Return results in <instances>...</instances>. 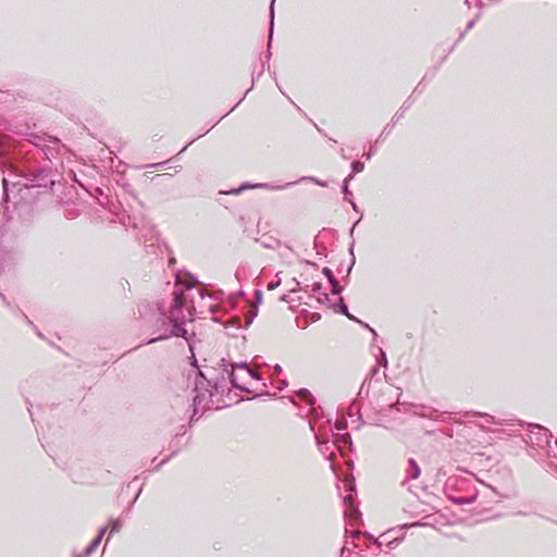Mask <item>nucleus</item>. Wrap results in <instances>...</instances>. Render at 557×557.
I'll list each match as a JSON object with an SVG mask.
<instances>
[{"label":"nucleus","instance_id":"1","mask_svg":"<svg viewBox=\"0 0 557 557\" xmlns=\"http://www.w3.org/2000/svg\"><path fill=\"white\" fill-rule=\"evenodd\" d=\"M195 368L197 375L194 387L191 421H197L207 410H216L228 406L223 398L224 393L228 391L225 376L218 377L216 370L213 368L206 371L200 370L197 366Z\"/></svg>","mask_w":557,"mask_h":557},{"label":"nucleus","instance_id":"2","mask_svg":"<svg viewBox=\"0 0 557 557\" xmlns=\"http://www.w3.org/2000/svg\"><path fill=\"white\" fill-rule=\"evenodd\" d=\"M186 299L183 292H174L169 307L158 304L159 317L156 321V332L159 335L148 341L152 344L170 337H183L187 339L185 324L193 320L191 312L186 308Z\"/></svg>","mask_w":557,"mask_h":557},{"label":"nucleus","instance_id":"3","mask_svg":"<svg viewBox=\"0 0 557 557\" xmlns=\"http://www.w3.org/2000/svg\"><path fill=\"white\" fill-rule=\"evenodd\" d=\"M527 436L525 442L534 449H543V447L549 444L552 438L550 432L539 424H530L529 434Z\"/></svg>","mask_w":557,"mask_h":557},{"label":"nucleus","instance_id":"4","mask_svg":"<svg viewBox=\"0 0 557 557\" xmlns=\"http://www.w3.org/2000/svg\"><path fill=\"white\" fill-rule=\"evenodd\" d=\"M29 175L32 176V178L27 177L26 178L27 182L23 184L26 188H30V187L51 188L55 183V180L53 178L52 171L47 168L36 169Z\"/></svg>","mask_w":557,"mask_h":557},{"label":"nucleus","instance_id":"5","mask_svg":"<svg viewBox=\"0 0 557 557\" xmlns=\"http://www.w3.org/2000/svg\"><path fill=\"white\" fill-rule=\"evenodd\" d=\"M222 362H223L222 372L220 374H216V376L222 377L224 375L225 380L230 381V383L235 388H238L244 392H249V389L244 384H242L246 381V379H248V376H246L243 372H240L238 370H233V366L235 363H225L224 359L222 360Z\"/></svg>","mask_w":557,"mask_h":557},{"label":"nucleus","instance_id":"6","mask_svg":"<svg viewBox=\"0 0 557 557\" xmlns=\"http://www.w3.org/2000/svg\"><path fill=\"white\" fill-rule=\"evenodd\" d=\"M343 485L345 488V495H343V502L346 505L345 515L349 519H358L360 512L358 511L355 505V484L351 479H346L343 481Z\"/></svg>","mask_w":557,"mask_h":557},{"label":"nucleus","instance_id":"7","mask_svg":"<svg viewBox=\"0 0 557 557\" xmlns=\"http://www.w3.org/2000/svg\"><path fill=\"white\" fill-rule=\"evenodd\" d=\"M48 143L49 144L46 145V147H44L41 151L46 159L51 160L52 158H55V156L59 153L61 149V143L55 137H50Z\"/></svg>","mask_w":557,"mask_h":557},{"label":"nucleus","instance_id":"8","mask_svg":"<svg viewBox=\"0 0 557 557\" xmlns=\"http://www.w3.org/2000/svg\"><path fill=\"white\" fill-rule=\"evenodd\" d=\"M234 275L239 283L247 281L252 275L251 265L246 261L240 262Z\"/></svg>","mask_w":557,"mask_h":557},{"label":"nucleus","instance_id":"9","mask_svg":"<svg viewBox=\"0 0 557 557\" xmlns=\"http://www.w3.org/2000/svg\"><path fill=\"white\" fill-rule=\"evenodd\" d=\"M233 370H238L243 372L246 376L255 380L261 379L260 374L256 370H252L246 362H239L234 364Z\"/></svg>","mask_w":557,"mask_h":557},{"label":"nucleus","instance_id":"10","mask_svg":"<svg viewBox=\"0 0 557 557\" xmlns=\"http://www.w3.org/2000/svg\"><path fill=\"white\" fill-rule=\"evenodd\" d=\"M420 467L413 458H409L408 467L406 469V479L416 480L420 476Z\"/></svg>","mask_w":557,"mask_h":557},{"label":"nucleus","instance_id":"11","mask_svg":"<svg viewBox=\"0 0 557 557\" xmlns=\"http://www.w3.org/2000/svg\"><path fill=\"white\" fill-rule=\"evenodd\" d=\"M248 188H267V189H280L281 187H275V186H272L270 184H265V183H258V184H243L239 188L237 189H233L231 190L228 194H234V195H238L240 191L245 190V189H248Z\"/></svg>","mask_w":557,"mask_h":557},{"label":"nucleus","instance_id":"12","mask_svg":"<svg viewBox=\"0 0 557 557\" xmlns=\"http://www.w3.org/2000/svg\"><path fill=\"white\" fill-rule=\"evenodd\" d=\"M106 531H107V528H102V529L100 530V532H99L98 536H97V537H95V539L92 540V542H91V543L86 547V549H85V556H89V555H91V554L95 552V549L99 546V544H100V542H101V540H102V536H103V534L106 533Z\"/></svg>","mask_w":557,"mask_h":557},{"label":"nucleus","instance_id":"13","mask_svg":"<svg viewBox=\"0 0 557 557\" xmlns=\"http://www.w3.org/2000/svg\"><path fill=\"white\" fill-rule=\"evenodd\" d=\"M367 539L370 541L367 547L372 550L373 554H379L383 550L384 541L382 539H373L372 535H367Z\"/></svg>","mask_w":557,"mask_h":557},{"label":"nucleus","instance_id":"14","mask_svg":"<svg viewBox=\"0 0 557 557\" xmlns=\"http://www.w3.org/2000/svg\"><path fill=\"white\" fill-rule=\"evenodd\" d=\"M51 136L48 135H32V139L29 141L40 150L48 145Z\"/></svg>","mask_w":557,"mask_h":557},{"label":"nucleus","instance_id":"15","mask_svg":"<svg viewBox=\"0 0 557 557\" xmlns=\"http://www.w3.org/2000/svg\"><path fill=\"white\" fill-rule=\"evenodd\" d=\"M358 546L359 545L357 543H355L354 541L350 542V541L346 540L345 544L343 545V547L341 549V557H349L352 549Z\"/></svg>","mask_w":557,"mask_h":557},{"label":"nucleus","instance_id":"16","mask_svg":"<svg viewBox=\"0 0 557 557\" xmlns=\"http://www.w3.org/2000/svg\"><path fill=\"white\" fill-rule=\"evenodd\" d=\"M352 178H354V175H352V174H350V175H348V176L345 178V181H344V185H343V194H344V199H345L346 201H351V199H352V194H351V191H350V190H349V188H348V182H349L350 180H352Z\"/></svg>","mask_w":557,"mask_h":557},{"label":"nucleus","instance_id":"17","mask_svg":"<svg viewBox=\"0 0 557 557\" xmlns=\"http://www.w3.org/2000/svg\"><path fill=\"white\" fill-rule=\"evenodd\" d=\"M297 395L299 398H301L304 401L312 405L314 403V398L313 396L311 395V393L306 389V388H301L297 392Z\"/></svg>","mask_w":557,"mask_h":557},{"label":"nucleus","instance_id":"18","mask_svg":"<svg viewBox=\"0 0 557 557\" xmlns=\"http://www.w3.org/2000/svg\"><path fill=\"white\" fill-rule=\"evenodd\" d=\"M315 438H317L320 451L323 455H327L329 454L330 456H333V451L331 450V447L329 445V441L322 442L318 435H315Z\"/></svg>","mask_w":557,"mask_h":557},{"label":"nucleus","instance_id":"19","mask_svg":"<svg viewBox=\"0 0 557 557\" xmlns=\"http://www.w3.org/2000/svg\"><path fill=\"white\" fill-rule=\"evenodd\" d=\"M261 245L264 247V248H269V249H276L281 246V242L276 238H269L267 240H263L261 243Z\"/></svg>","mask_w":557,"mask_h":557},{"label":"nucleus","instance_id":"20","mask_svg":"<svg viewBox=\"0 0 557 557\" xmlns=\"http://www.w3.org/2000/svg\"><path fill=\"white\" fill-rule=\"evenodd\" d=\"M274 1L275 0H272L271 5H270V18H271V22H270V32H269V45L271 44L272 35H273Z\"/></svg>","mask_w":557,"mask_h":557},{"label":"nucleus","instance_id":"21","mask_svg":"<svg viewBox=\"0 0 557 557\" xmlns=\"http://www.w3.org/2000/svg\"><path fill=\"white\" fill-rule=\"evenodd\" d=\"M330 284H331V287H332V288H331L332 294H334V295H339V294L342 293V289H343V288H342V286L339 285V283H338V281H337V280H334V281H332V280H331Z\"/></svg>","mask_w":557,"mask_h":557},{"label":"nucleus","instance_id":"22","mask_svg":"<svg viewBox=\"0 0 557 557\" xmlns=\"http://www.w3.org/2000/svg\"><path fill=\"white\" fill-rule=\"evenodd\" d=\"M335 311L342 313V314H345V315H348V308L347 306L345 305L344 302V299L343 298H339V304L337 305V308L335 309Z\"/></svg>","mask_w":557,"mask_h":557},{"label":"nucleus","instance_id":"23","mask_svg":"<svg viewBox=\"0 0 557 557\" xmlns=\"http://www.w3.org/2000/svg\"><path fill=\"white\" fill-rule=\"evenodd\" d=\"M122 528V521L120 519H115L111 522V531L110 533L119 532Z\"/></svg>","mask_w":557,"mask_h":557},{"label":"nucleus","instance_id":"24","mask_svg":"<svg viewBox=\"0 0 557 557\" xmlns=\"http://www.w3.org/2000/svg\"><path fill=\"white\" fill-rule=\"evenodd\" d=\"M351 169L354 172L358 173V172L363 171L364 164L361 161L356 160V161H352Z\"/></svg>","mask_w":557,"mask_h":557},{"label":"nucleus","instance_id":"25","mask_svg":"<svg viewBox=\"0 0 557 557\" xmlns=\"http://www.w3.org/2000/svg\"><path fill=\"white\" fill-rule=\"evenodd\" d=\"M379 354H380V359L377 360V362L381 366L386 367L387 366V358H386V355H385L384 350L382 348H379Z\"/></svg>","mask_w":557,"mask_h":557},{"label":"nucleus","instance_id":"26","mask_svg":"<svg viewBox=\"0 0 557 557\" xmlns=\"http://www.w3.org/2000/svg\"><path fill=\"white\" fill-rule=\"evenodd\" d=\"M473 500L472 497H455L453 498V502L456 504H468Z\"/></svg>","mask_w":557,"mask_h":557},{"label":"nucleus","instance_id":"27","mask_svg":"<svg viewBox=\"0 0 557 557\" xmlns=\"http://www.w3.org/2000/svg\"><path fill=\"white\" fill-rule=\"evenodd\" d=\"M166 162H168V161H165V162L151 163V164H147V165H145V168H146V169H156V170H161V169H163V168H164V165H165V163H166Z\"/></svg>","mask_w":557,"mask_h":557},{"label":"nucleus","instance_id":"28","mask_svg":"<svg viewBox=\"0 0 557 557\" xmlns=\"http://www.w3.org/2000/svg\"><path fill=\"white\" fill-rule=\"evenodd\" d=\"M2 184H3V198H2V201L3 202H7L8 199H9V196H8V180L7 178H3L2 180Z\"/></svg>","mask_w":557,"mask_h":557},{"label":"nucleus","instance_id":"29","mask_svg":"<svg viewBox=\"0 0 557 557\" xmlns=\"http://www.w3.org/2000/svg\"><path fill=\"white\" fill-rule=\"evenodd\" d=\"M322 272H323V274L327 277L329 283L331 282V280H332V281L336 280V278L334 277V275H333L332 271H331L329 268H326V267H325V268H323V271H322Z\"/></svg>","mask_w":557,"mask_h":557},{"label":"nucleus","instance_id":"30","mask_svg":"<svg viewBox=\"0 0 557 557\" xmlns=\"http://www.w3.org/2000/svg\"><path fill=\"white\" fill-rule=\"evenodd\" d=\"M302 180H309V181H312V182H314L317 185L322 186V187L326 186V183H325V182L320 181V180H318V178H315V177H311V176H309V177H304Z\"/></svg>","mask_w":557,"mask_h":557},{"label":"nucleus","instance_id":"31","mask_svg":"<svg viewBox=\"0 0 557 557\" xmlns=\"http://www.w3.org/2000/svg\"><path fill=\"white\" fill-rule=\"evenodd\" d=\"M321 287H322V284L319 283V282H315L313 283L311 286H310V292L312 293H319L321 290Z\"/></svg>","mask_w":557,"mask_h":557},{"label":"nucleus","instance_id":"32","mask_svg":"<svg viewBox=\"0 0 557 557\" xmlns=\"http://www.w3.org/2000/svg\"><path fill=\"white\" fill-rule=\"evenodd\" d=\"M281 284V280H277L276 282H271L268 284V289L273 290Z\"/></svg>","mask_w":557,"mask_h":557},{"label":"nucleus","instance_id":"33","mask_svg":"<svg viewBox=\"0 0 557 557\" xmlns=\"http://www.w3.org/2000/svg\"><path fill=\"white\" fill-rule=\"evenodd\" d=\"M397 544H398V542H397L396 540H394V541H388V542L386 543V547H387L388 549H393Z\"/></svg>","mask_w":557,"mask_h":557},{"label":"nucleus","instance_id":"34","mask_svg":"<svg viewBox=\"0 0 557 557\" xmlns=\"http://www.w3.org/2000/svg\"><path fill=\"white\" fill-rule=\"evenodd\" d=\"M375 152V147H371L368 153H364L366 159H370Z\"/></svg>","mask_w":557,"mask_h":557},{"label":"nucleus","instance_id":"35","mask_svg":"<svg viewBox=\"0 0 557 557\" xmlns=\"http://www.w3.org/2000/svg\"><path fill=\"white\" fill-rule=\"evenodd\" d=\"M349 251H350V255L354 256V248H352V246L350 247ZM354 264H355V257H352L351 264H350V267L348 269V273L351 271V268H352Z\"/></svg>","mask_w":557,"mask_h":557},{"label":"nucleus","instance_id":"36","mask_svg":"<svg viewBox=\"0 0 557 557\" xmlns=\"http://www.w3.org/2000/svg\"><path fill=\"white\" fill-rule=\"evenodd\" d=\"M360 535H361V533H360L359 531H351V532H350V536H351L352 539H357V537H359Z\"/></svg>","mask_w":557,"mask_h":557},{"label":"nucleus","instance_id":"37","mask_svg":"<svg viewBox=\"0 0 557 557\" xmlns=\"http://www.w3.org/2000/svg\"><path fill=\"white\" fill-rule=\"evenodd\" d=\"M475 21L474 20H471L468 22V25H467V29H471L474 25Z\"/></svg>","mask_w":557,"mask_h":557},{"label":"nucleus","instance_id":"38","mask_svg":"<svg viewBox=\"0 0 557 557\" xmlns=\"http://www.w3.org/2000/svg\"><path fill=\"white\" fill-rule=\"evenodd\" d=\"M348 202L351 205L352 209L358 212V207H357L356 202L352 199H351V201H348Z\"/></svg>","mask_w":557,"mask_h":557},{"label":"nucleus","instance_id":"39","mask_svg":"<svg viewBox=\"0 0 557 557\" xmlns=\"http://www.w3.org/2000/svg\"><path fill=\"white\" fill-rule=\"evenodd\" d=\"M349 320L360 322L357 318H355L352 314L348 312V315H346Z\"/></svg>","mask_w":557,"mask_h":557},{"label":"nucleus","instance_id":"40","mask_svg":"<svg viewBox=\"0 0 557 557\" xmlns=\"http://www.w3.org/2000/svg\"><path fill=\"white\" fill-rule=\"evenodd\" d=\"M417 525H423V524L418 522V523L405 524L404 527L410 528V527H417Z\"/></svg>","mask_w":557,"mask_h":557},{"label":"nucleus","instance_id":"41","mask_svg":"<svg viewBox=\"0 0 557 557\" xmlns=\"http://www.w3.org/2000/svg\"><path fill=\"white\" fill-rule=\"evenodd\" d=\"M255 315H256V313H253V315H252V317H249V318L247 319L246 326H248V325L252 322V319H253V317H255Z\"/></svg>","mask_w":557,"mask_h":557},{"label":"nucleus","instance_id":"42","mask_svg":"<svg viewBox=\"0 0 557 557\" xmlns=\"http://www.w3.org/2000/svg\"><path fill=\"white\" fill-rule=\"evenodd\" d=\"M274 371H275V373H281L282 372V368L278 364H276L274 367Z\"/></svg>","mask_w":557,"mask_h":557},{"label":"nucleus","instance_id":"43","mask_svg":"<svg viewBox=\"0 0 557 557\" xmlns=\"http://www.w3.org/2000/svg\"><path fill=\"white\" fill-rule=\"evenodd\" d=\"M364 325H366V327H368L372 332L374 337L377 336L376 332L373 329H371L368 324H364Z\"/></svg>","mask_w":557,"mask_h":557},{"label":"nucleus","instance_id":"44","mask_svg":"<svg viewBox=\"0 0 557 557\" xmlns=\"http://www.w3.org/2000/svg\"><path fill=\"white\" fill-rule=\"evenodd\" d=\"M166 461H168V458L163 459L162 461H160V462L156 466V468H159L161 465L165 463Z\"/></svg>","mask_w":557,"mask_h":557},{"label":"nucleus","instance_id":"45","mask_svg":"<svg viewBox=\"0 0 557 557\" xmlns=\"http://www.w3.org/2000/svg\"><path fill=\"white\" fill-rule=\"evenodd\" d=\"M239 104H240V101H237V102L233 106V108H231V111H234V109H236Z\"/></svg>","mask_w":557,"mask_h":557},{"label":"nucleus","instance_id":"46","mask_svg":"<svg viewBox=\"0 0 557 557\" xmlns=\"http://www.w3.org/2000/svg\"><path fill=\"white\" fill-rule=\"evenodd\" d=\"M239 104H240V101H237V102L233 106V108H231V111H234V109H236Z\"/></svg>","mask_w":557,"mask_h":557},{"label":"nucleus","instance_id":"47","mask_svg":"<svg viewBox=\"0 0 557 557\" xmlns=\"http://www.w3.org/2000/svg\"><path fill=\"white\" fill-rule=\"evenodd\" d=\"M239 104H240V101H237V102L233 106V108H231V111H234V109H236Z\"/></svg>","mask_w":557,"mask_h":557},{"label":"nucleus","instance_id":"48","mask_svg":"<svg viewBox=\"0 0 557 557\" xmlns=\"http://www.w3.org/2000/svg\"><path fill=\"white\" fill-rule=\"evenodd\" d=\"M239 104H240V101H237V102L233 106V108H231V111H234V109H236Z\"/></svg>","mask_w":557,"mask_h":557},{"label":"nucleus","instance_id":"49","mask_svg":"<svg viewBox=\"0 0 557 557\" xmlns=\"http://www.w3.org/2000/svg\"><path fill=\"white\" fill-rule=\"evenodd\" d=\"M239 104H240V101H237V102L233 106V108H231V111H234V109H236Z\"/></svg>","mask_w":557,"mask_h":557},{"label":"nucleus","instance_id":"50","mask_svg":"<svg viewBox=\"0 0 557 557\" xmlns=\"http://www.w3.org/2000/svg\"><path fill=\"white\" fill-rule=\"evenodd\" d=\"M239 104H240V101H237V102L233 106V108H231V111H234V109H236Z\"/></svg>","mask_w":557,"mask_h":557},{"label":"nucleus","instance_id":"51","mask_svg":"<svg viewBox=\"0 0 557 557\" xmlns=\"http://www.w3.org/2000/svg\"><path fill=\"white\" fill-rule=\"evenodd\" d=\"M36 334H37V336H39V337H41V338L44 337V335L41 334V332H40V331H38V330H36Z\"/></svg>","mask_w":557,"mask_h":557},{"label":"nucleus","instance_id":"52","mask_svg":"<svg viewBox=\"0 0 557 557\" xmlns=\"http://www.w3.org/2000/svg\"><path fill=\"white\" fill-rule=\"evenodd\" d=\"M490 424L495 423L494 418L492 416H488Z\"/></svg>","mask_w":557,"mask_h":557},{"label":"nucleus","instance_id":"53","mask_svg":"<svg viewBox=\"0 0 557 557\" xmlns=\"http://www.w3.org/2000/svg\"><path fill=\"white\" fill-rule=\"evenodd\" d=\"M336 428H337V429H339V430H341V429H343L342 423L337 422V423H336Z\"/></svg>","mask_w":557,"mask_h":557},{"label":"nucleus","instance_id":"54","mask_svg":"<svg viewBox=\"0 0 557 557\" xmlns=\"http://www.w3.org/2000/svg\"><path fill=\"white\" fill-rule=\"evenodd\" d=\"M256 295H257V297H258V298H259V297H261V292H260V290H257V292H256Z\"/></svg>","mask_w":557,"mask_h":557},{"label":"nucleus","instance_id":"55","mask_svg":"<svg viewBox=\"0 0 557 557\" xmlns=\"http://www.w3.org/2000/svg\"><path fill=\"white\" fill-rule=\"evenodd\" d=\"M354 230H355V225H354V226L351 227V230H350V235H352Z\"/></svg>","mask_w":557,"mask_h":557},{"label":"nucleus","instance_id":"56","mask_svg":"<svg viewBox=\"0 0 557 557\" xmlns=\"http://www.w3.org/2000/svg\"><path fill=\"white\" fill-rule=\"evenodd\" d=\"M341 153H342V156H343L344 158H346V157H345V154H344V149H341Z\"/></svg>","mask_w":557,"mask_h":557},{"label":"nucleus","instance_id":"57","mask_svg":"<svg viewBox=\"0 0 557 557\" xmlns=\"http://www.w3.org/2000/svg\"><path fill=\"white\" fill-rule=\"evenodd\" d=\"M282 384H283L284 386H286V385H287V382H286V381H282Z\"/></svg>","mask_w":557,"mask_h":557}]
</instances>
